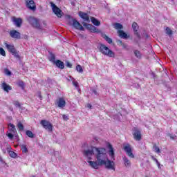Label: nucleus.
Returning <instances> with one entry per match:
<instances>
[{
  "mask_svg": "<svg viewBox=\"0 0 177 177\" xmlns=\"http://www.w3.org/2000/svg\"><path fill=\"white\" fill-rule=\"evenodd\" d=\"M116 42L119 46H121V45H122V41L121 40H117Z\"/></svg>",
  "mask_w": 177,
  "mask_h": 177,
  "instance_id": "de8ad7c7",
  "label": "nucleus"
},
{
  "mask_svg": "<svg viewBox=\"0 0 177 177\" xmlns=\"http://www.w3.org/2000/svg\"><path fill=\"white\" fill-rule=\"evenodd\" d=\"M26 20L28 23H29V24H30V26H32V27L34 28H37V30H42V26H41L39 24V21L38 19L32 16H29L26 17Z\"/></svg>",
  "mask_w": 177,
  "mask_h": 177,
  "instance_id": "f03ea898",
  "label": "nucleus"
},
{
  "mask_svg": "<svg viewBox=\"0 0 177 177\" xmlns=\"http://www.w3.org/2000/svg\"><path fill=\"white\" fill-rule=\"evenodd\" d=\"M0 55H1V56H6V52H5L3 48H0Z\"/></svg>",
  "mask_w": 177,
  "mask_h": 177,
  "instance_id": "79ce46f5",
  "label": "nucleus"
},
{
  "mask_svg": "<svg viewBox=\"0 0 177 177\" xmlns=\"http://www.w3.org/2000/svg\"><path fill=\"white\" fill-rule=\"evenodd\" d=\"M26 6L28 9L30 10H35L37 9V7L35 6V3L34 2V0H26Z\"/></svg>",
  "mask_w": 177,
  "mask_h": 177,
  "instance_id": "2eb2a0df",
  "label": "nucleus"
},
{
  "mask_svg": "<svg viewBox=\"0 0 177 177\" xmlns=\"http://www.w3.org/2000/svg\"><path fill=\"white\" fill-rule=\"evenodd\" d=\"M153 150L155 151V153H158V154L161 153V151H160V148L157 147V145L154 144L153 146Z\"/></svg>",
  "mask_w": 177,
  "mask_h": 177,
  "instance_id": "c756f323",
  "label": "nucleus"
},
{
  "mask_svg": "<svg viewBox=\"0 0 177 177\" xmlns=\"http://www.w3.org/2000/svg\"><path fill=\"white\" fill-rule=\"evenodd\" d=\"M76 71L78 73H80L81 74H82V73H84V69L82 68V66H81V65L76 66Z\"/></svg>",
  "mask_w": 177,
  "mask_h": 177,
  "instance_id": "473e14b6",
  "label": "nucleus"
},
{
  "mask_svg": "<svg viewBox=\"0 0 177 177\" xmlns=\"http://www.w3.org/2000/svg\"><path fill=\"white\" fill-rule=\"evenodd\" d=\"M79 16L84 20V21H86V23H91V19H89V15L88 13L80 11Z\"/></svg>",
  "mask_w": 177,
  "mask_h": 177,
  "instance_id": "dca6fc26",
  "label": "nucleus"
},
{
  "mask_svg": "<svg viewBox=\"0 0 177 177\" xmlns=\"http://www.w3.org/2000/svg\"><path fill=\"white\" fill-rule=\"evenodd\" d=\"M12 21L16 27H21V24L23 23L21 18L14 17Z\"/></svg>",
  "mask_w": 177,
  "mask_h": 177,
  "instance_id": "a211bd4d",
  "label": "nucleus"
},
{
  "mask_svg": "<svg viewBox=\"0 0 177 177\" xmlns=\"http://www.w3.org/2000/svg\"><path fill=\"white\" fill-rule=\"evenodd\" d=\"M26 133L28 138H34V133H32V131L28 130L26 131Z\"/></svg>",
  "mask_w": 177,
  "mask_h": 177,
  "instance_id": "f704fd0d",
  "label": "nucleus"
},
{
  "mask_svg": "<svg viewBox=\"0 0 177 177\" xmlns=\"http://www.w3.org/2000/svg\"><path fill=\"white\" fill-rule=\"evenodd\" d=\"M73 84L74 85V86H75V88H78V83H77V82L73 81Z\"/></svg>",
  "mask_w": 177,
  "mask_h": 177,
  "instance_id": "09e8293b",
  "label": "nucleus"
},
{
  "mask_svg": "<svg viewBox=\"0 0 177 177\" xmlns=\"http://www.w3.org/2000/svg\"><path fill=\"white\" fill-rule=\"evenodd\" d=\"M39 99L42 100V96L41 95H39Z\"/></svg>",
  "mask_w": 177,
  "mask_h": 177,
  "instance_id": "5fc2aeb1",
  "label": "nucleus"
},
{
  "mask_svg": "<svg viewBox=\"0 0 177 177\" xmlns=\"http://www.w3.org/2000/svg\"><path fill=\"white\" fill-rule=\"evenodd\" d=\"M54 64H55L56 67L60 68L61 70H63V68H64V62H62L59 59L56 60Z\"/></svg>",
  "mask_w": 177,
  "mask_h": 177,
  "instance_id": "aec40b11",
  "label": "nucleus"
},
{
  "mask_svg": "<svg viewBox=\"0 0 177 177\" xmlns=\"http://www.w3.org/2000/svg\"><path fill=\"white\" fill-rule=\"evenodd\" d=\"M95 149L97 148L92 147L91 149L84 150L83 151V156L85 157V158H87V160H92V157L95 156Z\"/></svg>",
  "mask_w": 177,
  "mask_h": 177,
  "instance_id": "20e7f679",
  "label": "nucleus"
},
{
  "mask_svg": "<svg viewBox=\"0 0 177 177\" xmlns=\"http://www.w3.org/2000/svg\"><path fill=\"white\" fill-rule=\"evenodd\" d=\"M12 55L16 57V59H19L20 60V55H19V51L15 50L14 53H12Z\"/></svg>",
  "mask_w": 177,
  "mask_h": 177,
  "instance_id": "72a5a7b5",
  "label": "nucleus"
},
{
  "mask_svg": "<svg viewBox=\"0 0 177 177\" xmlns=\"http://www.w3.org/2000/svg\"><path fill=\"white\" fill-rule=\"evenodd\" d=\"M86 107H87L88 109H92V105H91V104H86Z\"/></svg>",
  "mask_w": 177,
  "mask_h": 177,
  "instance_id": "603ef678",
  "label": "nucleus"
},
{
  "mask_svg": "<svg viewBox=\"0 0 177 177\" xmlns=\"http://www.w3.org/2000/svg\"><path fill=\"white\" fill-rule=\"evenodd\" d=\"M106 146L109 149V155L111 157V160H113V161H114V160H115V153H114V148H113V145H111V144H110V142H108L106 144Z\"/></svg>",
  "mask_w": 177,
  "mask_h": 177,
  "instance_id": "f8f14e48",
  "label": "nucleus"
},
{
  "mask_svg": "<svg viewBox=\"0 0 177 177\" xmlns=\"http://www.w3.org/2000/svg\"><path fill=\"white\" fill-rule=\"evenodd\" d=\"M91 21L94 26H100V21H99V20H97L96 18L92 17L91 18Z\"/></svg>",
  "mask_w": 177,
  "mask_h": 177,
  "instance_id": "a878e982",
  "label": "nucleus"
},
{
  "mask_svg": "<svg viewBox=\"0 0 177 177\" xmlns=\"http://www.w3.org/2000/svg\"><path fill=\"white\" fill-rule=\"evenodd\" d=\"M9 34L11 38H14V39H21V38L20 32L16 30H10Z\"/></svg>",
  "mask_w": 177,
  "mask_h": 177,
  "instance_id": "9b49d317",
  "label": "nucleus"
},
{
  "mask_svg": "<svg viewBox=\"0 0 177 177\" xmlns=\"http://www.w3.org/2000/svg\"><path fill=\"white\" fill-rule=\"evenodd\" d=\"M92 93H93L94 95H95L96 96H97V91L96 90L93 89V90H92Z\"/></svg>",
  "mask_w": 177,
  "mask_h": 177,
  "instance_id": "8fccbe9b",
  "label": "nucleus"
},
{
  "mask_svg": "<svg viewBox=\"0 0 177 177\" xmlns=\"http://www.w3.org/2000/svg\"><path fill=\"white\" fill-rule=\"evenodd\" d=\"M32 177H35V176H33Z\"/></svg>",
  "mask_w": 177,
  "mask_h": 177,
  "instance_id": "4d7b16f0",
  "label": "nucleus"
},
{
  "mask_svg": "<svg viewBox=\"0 0 177 177\" xmlns=\"http://www.w3.org/2000/svg\"><path fill=\"white\" fill-rule=\"evenodd\" d=\"M170 138H171V139H175V138H176V136H175V135L171 136L170 135Z\"/></svg>",
  "mask_w": 177,
  "mask_h": 177,
  "instance_id": "864d4df0",
  "label": "nucleus"
},
{
  "mask_svg": "<svg viewBox=\"0 0 177 177\" xmlns=\"http://www.w3.org/2000/svg\"><path fill=\"white\" fill-rule=\"evenodd\" d=\"M9 127L11 128L10 129V132L11 133H15V132H16V127L14 126V124L12 123H10Z\"/></svg>",
  "mask_w": 177,
  "mask_h": 177,
  "instance_id": "c85d7f7f",
  "label": "nucleus"
},
{
  "mask_svg": "<svg viewBox=\"0 0 177 177\" xmlns=\"http://www.w3.org/2000/svg\"><path fill=\"white\" fill-rule=\"evenodd\" d=\"M134 55L137 59H141L142 57V54L140 53V51L139 50H135L134 51Z\"/></svg>",
  "mask_w": 177,
  "mask_h": 177,
  "instance_id": "2f4dec72",
  "label": "nucleus"
},
{
  "mask_svg": "<svg viewBox=\"0 0 177 177\" xmlns=\"http://www.w3.org/2000/svg\"><path fill=\"white\" fill-rule=\"evenodd\" d=\"M14 106H16V107H18V109H21V104L19 101H13Z\"/></svg>",
  "mask_w": 177,
  "mask_h": 177,
  "instance_id": "e433bc0d",
  "label": "nucleus"
},
{
  "mask_svg": "<svg viewBox=\"0 0 177 177\" xmlns=\"http://www.w3.org/2000/svg\"><path fill=\"white\" fill-rule=\"evenodd\" d=\"M55 104H57L59 109H64V107H66V100L63 97H59L57 100Z\"/></svg>",
  "mask_w": 177,
  "mask_h": 177,
  "instance_id": "4468645a",
  "label": "nucleus"
},
{
  "mask_svg": "<svg viewBox=\"0 0 177 177\" xmlns=\"http://www.w3.org/2000/svg\"><path fill=\"white\" fill-rule=\"evenodd\" d=\"M43 24H44V26H46V22L44 21Z\"/></svg>",
  "mask_w": 177,
  "mask_h": 177,
  "instance_id": "6e6d98bb",
  "label": "nucleus"
},
{
  "mask_svg": "<svg viewBox=\"0 0 177 177\" xmlns=\"http://www.w3.org/2000/svg\"><path fill=\"white\" fill-rule=\"evenodd\" d=\"M48 59L51 62V63H55L56 62V56L55 55V54L49 52Z\"/></svg>",
  "mask_w": 177,
  "mask_h": 177,
  "instance_id": "393cba45",
  "label": "nucleus"
},
{
  "mask_svg": "<svg viewBox=\"0 0 177 177\" xmlns=\"http://www.w3.org/2000/svg\"><path fill=\"white\" fill-rule=\"evenodd\" d=\"M132 28L135 32V35H136L137 38H138V39H140V34H139V32H138V24L136 22L133 23Z\"/></svg>",
  "mask_w": 177,
  "mask_h": 177,
  "instance_id": "6ab92c4d",
  "label": "nucleus"
},
{
  "mask_svg": "<svg viewBox=\"0 0 177 177\" xmlns=\"http://www.w3.org/2000/svg\"><path fill=\"white\" fill-rule=\"evenodd\" d=\"M151 158L153 161H155V162H156L158 168H161V167H160V162H158V160H157V158H156L154 156H151Z\"/></svg>",
  "mask_w": 177,
  "mask_h": 177,
  "instance_id": "a19ab883",
  "label": "nucleus"
},
{
  "mask_svg": "<svg viewBox=\"0 0 177 177\" xmlns=\"http://www.w3.org/2000/svg\"><path fill=\"white\" fill-rule=\"evenodd\" d=\"M122 46V48L124 49H125V48H127V44H124V43H122L121 46Z\"/></svg>",
  "mask_w": 177,
  "mask_h": 177,
  "instance_id": "3c124183",
  "label": "nucleus"
},
{
  "mask_svg": "<svg viewBox=\"0 0 177 177\" xmlns=\"http://www.w3.org/2000/svg\"><path fill=\"white\" fill-rule=\"evenodd\" d=\"M133 136L135 140H137L138 142L142 140V133L139 129L134 127L133 129Z\"/></svg>",
  "mask_w": 177,
  "mask_h": 177,
  "instance_id": "0eeeda50",
  "label": "nucleus"
},
{
  "mask_svg": "<svg viewBox=\"0 0 177 177\" xmlns=\"http://www.w3.org/2000/svg\"><path fill=\"white\" fill-rule=\"evenodd\" d=\"M166 34H167V35H169V37H171V35H172V30H171V28L167 27L166 28Z\"/></svg>",
  "mask_w": 177,
  "mask_h": 177,
  "instance_id": "4c0bfd02",
  "label": "nucleus"
},
{
  "mask_svg": "<svg viewBox=\"0 0 177 177\" xmlns=\"http://www.w3.org/2000/svg\"><path fill=\"white\" fill-rule=\"evenodd\" d=\"M96 151L95 158L97 160V162L100 165V167L103 166L105 161H107L109 156H107V151L104 148H95Z\"/></svg>",
  "mask_w": 177,
  "mask_h": 177,
  "instance_id": "f257e3e1",
  "label": "nucleus"
},
{
  "mask_svg": "<svg viewBox=\"0 0 177 177\" xmlns=\"http://www.w3.org/2000/svg\"><path fill=\"white\" fill-rule=\"evenodd\" d=\"M118 34L119 37H120V38H124V39H126V38H128V35H127V33H125L124 30H118Z\"/></svg>",
  "mask_w": 177,
  "mask_h": 177,
  "instance_id": "5701e85b",
  "label": "nucleus"
},
{
  "mask_svg": "<svg viewBox=\"0 0 177 177\" xmlns=\"http://www.w3.org/2000/svg\"><path fill=\"white\" fill-rule=\"evenodd\" d=\"M17 127H18L19 131H24V126L23 125V124L21 122H19L18 123Z\"/></svg>",
  "mask_w": 177,
  "mask_h": 177,
  "instance_id": "58836bf2",
  "label": "nucleus"
},
{
  "mask_svg": "<svg viewBox=\"0 0 177 177\" xmlns=\"http://www.w3.org/2000/svg\"><path fill=\"white\" fill-rule=\"evenodd\" d=\"M18 86H20V88H24V82H18Z\"/></svg>",
  "mask_w": 177,
  "mask_h": 177,
  "instance_id": "c03bdc74",
  "label": "nucleus"
},
{
  "mask_svg": "<svg viewBox=\"0 0 177 177\" xmlns=\"http://www.w3.org/2000/svg\"><path fill=\"white\" fill-rule=\"evenodd\" d=\"M122 158L124 167H126V168H129L131 167V160H129V159H128V158H127L126 156H123Z\"/></svg>",
  "mask_w": 177,
  "mask_h": 177,
  "instance_id": "412c9836",
  "label": "nucleus"
},
{
  "mask_svg": "<svg viewBox=\"0 0 177 177\" xmlns=\"http://www.w3.org/2000/svg\"><path fill=\"white\" fill-rule=\"evenodd\" d=\"M62 118L64 121H68V116L66 115H62Z\"/></svg>",
  "mask_w": 177,
  "mask_h": 177,
  "instance_id": "a18cd8bd",
  "label": "nucleus"
},
{
  "mask_svg": "<svg viewBox=\"0 0 177 177\" xmlns=\"http://www.w3.org/2000/svg\"><path fill=\"white\" fill-rule=\"evenodd\" d=\"M103 38L105 39V41H106V42H108V44H113V39L109 37V36L104 35Z\"/></svg>",
  "mask_w": 177,
  "mask_h": 177,
  "instance_id": "cd10ccee",
  "label": "nucleus"
},
{
  "mask_svg": "<svg viewBox=\"0 0 177 177\" xmlns=\"http://www.w3.org/2000/svg\"><path fill=\"white\" fill-rule=\"evenodd\" d=\"M84 27H86L87 30H89L91 32H97V28L92 24H87L86 22L82 23Z\"/></svg>",
  "mask_w": 177,
  "mask_h": 177,
  "instance_id": "ddd939ff",
  "label": "nucleus"
},
{
  "mask_svg": "<svg viewBox=\"0 0 177 177\" xmlns=\"http://www.w3.org/2000/svg\"><path fill=\"white\" fill-rule=\"evenodd\" d=\"M9 154L10 157H12V158H16V157H17V154L13 151H9Z\"/></svg>",
  "mask_w": 177,
  "mask_h": 177,
  "instance_id": "c9c22d12",
  "label": "nucleus"
},
{
  "mask_svg": "<svg viewBox=\"0 0 177 177\" xmlns=\"http://www.w3.org/2000/svg\"><path fill=\"white\" fill-rule=\"evenodd\" d=\"M6 48H7L8 52H10V53H15V51L16 50V48H15V46L12 45H9L7 43H5Z\"/></svg>",
  "mask_w": 177,
  "mask_h": 177,
  "instance_id": "4be33fe9",
  "label": "nucleus"
},
{
  "mask_svg": "<svg viewBox=\"0 0 177 177\" xmlns=\"http://www.w3.org/2000/svg\"><path fill=\"white\" fill-rule=\"evenodd\" d=\"M50 3L53 13H55V15L58 17L59 18L62 17V16H63L64 15L63 11H62L60 8L57 7V6L53 2H50Z\"/></svg>",
  "mask_w": 177,
  "mask_h": 177,
  "instance_id": "39448f33",
  "label": "nucleus"
},
{
  "mask_svg": "<svg viewBox=\"0 0 177 177\" xmlns=\"http://www.w3.org/2000/svg\"><path fill=\"white\" fill-rule=\"evenodd\" d=\"M71 26L74 27L76 30H80V31H84L85 28H84V26L77 21L75 19H72L70 21Z\"/></svg>",
  "mask_w": 177,
  "mask_h": 177,
  "instance_id": "423d86ee",
  "label": "nucleus"
},
{
  "mask_svg": "<svg viewBox=\"0 0 177 177\" xmlns=\"http://www.w3.org/2000/svg\"><path fill=\"white\" fill-rule=\"evenodd\" d=\"M88 162L89 163L90 167L94 169H98L99 167H100V164H99V162H97V160L96 161L88 160Z\"/></svg>",
  "mask_w": 177,
  "mask_h": 177,
  "instance_id": "f3484780",
  "label": "nucleus"
},
{
  "mask_svg": "<svg viewBox=\"0 0 177 177\" xmlns=\"http://www.w3.org/2000/svg\"><path fill=\"white\" fill-rule=\"evenodd\" d=\"M4 73H5L6 75H8L9 77H10V75H12V72H10V71H9V69H8V68L4 69Z\"/></svg>",
  "mask_w": 177,
  "mask_h": 177,
  "instance_id": "ea45409f",
  "label": "nucleus"
},
{
  "mask_svg": "<svg viewBox=\"0 0 177 177\" xmlns=\"http://www.w3.org/2000/svg\"><path fill=\"white\" fill-rule=\"evenodd\" d=\"M7 136H8V138H9L10 139H13L15 135H13V133H8L7 134Z\"/></svg>",
  "mask_w": 177,
  "mask_h": 177,
  "instance_id": "37998d69",
  "label": "nucleus"
},
{
  "mask_svg": "<svg viewBox=\"0 0 177 177\" xmlns=\"http://www.w3.org/2000/svg\"><path fill=\"white\" fill-rule=\"evenodd\" d=\"M124 150L126 154H127V156H129L130 158H135V155H133V153H132V148L131 147V145L127 144L126 145H124Z\"/></svg>",
  "mask_w": 177,
  "mask_h": 177,
  "instance_id": "1a4fd4ad",
  "label": "nucleus"
},
{
  "mask_svg": "<svg viewBox=\"0 0 177 177\" xmlns=\"http://www.w3.org/2000/svg\"><path fill=\"white\" fill-rule=\"evenodd\" d=\"M66 67H68L69 68H71L73 67V64L70 63L69 62H66Z\"/></svg>",
  "mask_w": 177,
  "mask_h": 177,
  "instance_id": "49530a36",
  "label": "nucleus"
},
{
  "mask_svg": "<svg viewBox=\"0 0 177 177\" xmlns=\"http://www.w3.org/2000/svg\"><path fill=\"white\" fill-rule=\"evenodd\" d=\"M113 27L115 30H122V28H123L122 25L120 23H115L113 25Z\"/></svg>",
  "mask_w": 177,
  "mask_h": 177,
  "instance_id": "bb28decb",
  "label": "nucleus"
},
{
  "mask_svg": "<svg viewBox=\"0 0 177 177\" xmlns=\"http://www.w3.org/2000/svg\"><path fill=\"white\" fill-rule=\"evenodd\" d=\"M40 124L42 125L44 129H47L49 132H52L53 130V126L48 120H41Z\"/></svg>",
  "mask_w": 177,
  "mask_h": 177,
  "instance_id": "6e6552de",
  "label": "nucleus"
},
{
  "mask_svg": "<svg viewBox=\"0 0 177 177\" xmlns=\"http://www.w3.org/2000/svg\"><path fill=\"white\" fill-rule=\"evenodd\" d=\"M21 150L23 153H28V149H27V146H26V145H21Z\"/></svg>",
  "mask_w": 177,
  "mask_h": 177,
  "instance_id": "7c9ffc66",
  "label": "nucleus"
},
{
  "mask_svg": "<svg viewBox=\"0 0 177 177\" xmlns=\"http://www.w3.org/2000/svg\"><path fill=\"white\" fill-rule=\"evenodd\" d=\"M103 165H104L107 169H113V171H115L114 161L109 160V158H107V160H105L104 163H103Z\"/></svg>",
  "mask_w": 177,
  "mask_h": 177,
  "instance_id": "9d476101",
  "label": "nucleus"
},
{
  "mask_svg": "<svg viewBox=\"0 0 177 177\" xmlns=\"http://www.w3.org/2000/svg\"><path fill=\"white\" fill-rule=\"evenodd\" d=\"M99 50L100 52L102 53V55H104L105 56H109V57H115V56L114 52L109 49V48L106 46L104 44H100Z\"/></svg>",
  "mask_w": 177,
  "mask_h": 177,
  "instance_id": "7ed1b4c3",
  "label": "nucleus"
},
{
  "mask_svg": "<svg viewBox=\"0 0 177 177\" xmlns=\"http://www.w3.org/2000/svg\"><path fill=\"white\" fill-rule=\"evenodd\" d=\"M2 88L5 92H9V91H12V86L8 85L6 83L3 82L2 84Z\"/></svg>",
  "mask_w": 177,
  "mask_h": 177,
  "instance_id": "b1692460",
  "label": "nucleus"
}]
</instances>
